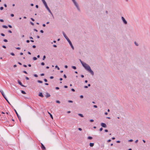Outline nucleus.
I'll use <instances>...</instances> for the list:
<instances>
[{"label": "nucleus", "instance_id": "35", "mask_svg": "<svg viewBox=\"0 0 150 150\" xmlns=\"http://www.w3.org/2000/svg\"><path fill=\"white\" fill-rule=\"evenodd\" d=\"M68 102L69 103H72L73 102V101L71 100H68Z\"/></svg>", "mask_w": 150, "mask_h": 150}, {"label": "nucleus", "instance_id": "58", "mask_svg": "<svg viewBox=\"0 0 150 150\" xmlns=\"http://www.w3.org/2000/svg\"><path fill=\"white\" fill-rule=\"evenodd\" d=\"M8 32L10 33H12V32L11 30H9L8 31Z\"/></svg>", "mask_w": 150, "mask_h": 150}, {"label": "nucleus", "instance_id": "8", "mask_svg": "<svg viewBox=\"0 0 150 150\" xmlns=\"http://www.w3.org/2000/svg\"><path fill=\"white\" fill-rule=\"evenodd\" d=\"M101 126L104 128H106L107 127V125H106L104 123H101L100 124Z\"/></svg>", "mask_w": 150, "mask_h": 150}, {"label": "nucleus", "instance_id": "20", "mask_svg": "<svg viewBox=\"0 0 150 150\" xmlns=\"http://www.w3.org/2000/svg\"><path fill=\"white\" fill-rule=\"evenodd\" d=\"M0 92L1 93L2 95H3L4 93L3 91L2 90H0Z\"/></svg>", "mask_w": 150, "mask_h": 150}, {"label": "nucleus", "instance_id": "38", "mask_svg": "<svg viewBox=\"0 0 150 150\" xmlns=\"http://www.w3.org/2000/svg\"><path fill=\"white\" fill-rule=\"evenodd\" d=\"M90 121L91 122H94V120H93V119L90 120Z\"/></svg>", "mask_w": 150, "mask_h": 150}, {"label": "nucleus", "instance_id": "10", "mask_svg": "<svg viewBox=\"0 0 150 150\" xmlns=\"http://www.w3.org/2000/svg\"><path fill=\"white\" fill-rule=\"evenodd\" d=\"M46 96L47 98L50 96V95L48 92L46 93Z\"/></svg>", "mask_w": 150, "mask_h": 150}, {"label": "nucleus", "instance_id": "15", "mask_svg": "<svg viewBox=\"0 0 150 150\" xmlns=\"http://www.w3.org/2000/svg\"><path fill=\"white\" fill-rule=\"evenodd\" d=\"M2 27L4 28H6V29H7L8 28V26L6 25H3L2 26Z\"/></svg>", "mask_w": 150, "mask_h": 150}, {"label": "nucleus", "instance_id": "57", "mask_svg": "<svg viewBox=\"0 0 150 150\" xmlns=\"http://www.w3.org/2000/svg\"><path fill=\"white\" fill-rule=\"evenodd\" d=\"M78 129L79 130V131H81L82 130V129L81 128H78Z\"/></svg>", "mask_w": 150, "mask_h": 150}, {"label": "nucleus", "instance_id": "12", "mask_svg": "<svg viewBox=\"0 0 150 150\" xmlns=\"http://www.w3.org/2000/svg\"><path fill=\"white\" fill-rule=\"evenodd\" d=\"M76 8L79 11H80V9L79 7V5H77L76 6Z\"/></svg>", "mask_w": 150, "mask_h": 150}, {"label": "nucleus", "instance_id": "33", "mask_svg": "<svg viewBox=\"0 0 150 150\" xmlns=\"http://www.w3.org/2000/svg\"><path fill=\"white\" fill-rule=\"evenodd\" d=\"M3 9H4V8L2 6L1 7H0V10H3Z\"/></svg>", "mask_w": 150, "mask_h": 150}, {"label": "nucleus", "instance_id": "11", "mask_svg": "<svg viewBox=\"0 0 150 150\" xmlns=\"http://www.w3.org/2000/svg\"><path fill=\"white\" fill-rule=\"evenodd\" d=\"M38 96L41 97H43L44 96L43 95L42 93V92H40L39 93Z\"/></svg>", "mask_w": 150, "mask_h": 150}, {"label": "nucleus", "instance_id": "18", "mask_svg": "<svg viewBox=\"0 0 150 150\" xmlns=\"http://www.w3.org/2000/svg\"><path fill=\"white\" fill-rule=\"evenodd\" d=\"M21 92L23 94H25L26 93H25V92L24 91H23V90H21Z\"/></svg>", "mask_w": 150, "mask_h": 150}, {"label": "nucleus", "instance_id": "25", "mask_svg": "<svg viewBox=\"0 0 150 150\" xmlns=\"http://www.w3.org/2000/svg\"><path fill=\"white\" fill-rule=\"evenodd\" d=\"M56 103H60V102L59 100H56Z\"/></svg>", "mask_w": 150, "mask_h": 150}, {"label": "nucleus", "instance_id": "29", "mask_svg": "<svg viewBox=\"0 0 150 150\" xmlns=\"http://www.w3.org/2000/svg\"><path fill=\"white\" fill-rule=\"evenodd\" d=\"M6 101L7 102L10 104V105H11V104H10V103H9V101H8V99H7L6 98V99H5Z\"/></svg>", "mask_w": 150, "mask_h": 150}, {"label": "nucleus", "instance_id": "40", "mask_svg": "<svg viewBox=\"0 0 150 150\" xmlns=\"http://www.w3.org/2000/svg\"><path fill=\"white\" fill-rule=\"evenodd\" d=\"M8 27L10 28H12V26L11 25H8Z\"/></svg>", "mask_w": 150, "mask_h": 150}, {"label": "nucleus", "instance_id": "50", "mask_svg": "<svg viewBox=\"0 0 150 150\" xmlns=\"http://www.w3.org/2000/svg\"><path fill=\"white\" fill-rule=\"evenodd\" d=\"M40 32L41 33H44V31L42 30H40Z\"/></svg>", "mask_w": 150, "mask_h": 150}, {"label": "nucleus", "instance_id": "6", "mask_svg": "<svg viewBox=\"0 0 150 150\" xmlns=\"http://www.w3.org/2000/svg\"><path fill=\"white\" fill-rule=\"evenodd\" d=\"M121 18H122V19L123 22L125 24H127V21L125 20V18H124V17H123V16H122L121 17Z\"/></svg>", "mask_w": 150, "mask_h": 150}, {"label": "nucleus", "instance_id": "41", "mask_svg": "<svg viewBox=\"0 0 150 150\" xmlns=\"http://www.w3.org/2000/svg\"><path fill=\"white\" fill-rule=\"evenodd\" d=\"M0 22H4V20L3 19H0Z\"/></svg>", "mask_w": 150, "mask_h": 150}, {"label": "nucleus", "instance_id": "5", "mask_svg": "<svg viewBox=\"0 0 150 150\" xmlns=\"http://www.w3.org/2000/svg\"><path fill=\"white\" fill-rule=\"evenodd\" d=\"M14 110L16 113V114L17 115V117H18L19 120L21 122V117L19 116V115L18 114V112H17V111H16V110L15 109H14Z\"/></svg>", "mask_w": 150, "mask_h": 150}, {"label": "nucleus", "instance_id": "47", "mask_svg": "<svg viewBox=\"0 0 150 150\" xmlns=\"http://www.w3.org/2000/svg\"><path fill=\"white\" fill-rule=\"evenodd\" d=\"M16 49L18 50H19L21 49V48L19 47H17L16 48Z\"/></svg>", "mask_w": 150, "mask_h": 150}, {"label": "nucleus", "instance_id": "46", "mask_svg": "<svg viewBox=\"0 0 150 150\" xmlns=\"http://www.w3.org/2000/svg\"><path fill=\"white\" fill-rule=\"evenodd\" d=\"M2 47L3 48H4V49H6V46H5V45H3V46H2Z\"/></svg>", "mask_w": 150, "mask_h": 150}, {"label": "nucleus", "instance_id": "62", "mask_svg": "<svg viewBox=\"0 0 150 150\" xmlns=\"http://www.w3.org/2000/svg\"><path fill=\"white\" fill-rule=\"evenodd\" d=\"M80 97L81 98H83V95H81L80 96Z\"/></svg>", "mask_w": 150, "mask_h": 150}, {"label": "nucleus", "instance_id": "60", "mask_svg": "<svg viewBox=\"0 0 150 150\" xmlns=\"http://www.w3.org/2000/svg\"><path fill=\"white\" fill-rule=\"evenodd\" d=\"M111 140L110 139H109L107 141L108 142H110L111 141Z\"/></svg>", "mask_w": 150, "mask_h": 150}, {"label": "nucleus", "instance_id": "36", "mask_svg": "<svg viewBox=\"0 0 150 150\" xmlns=\"http://www.w3.org/2000/svg\"><path fill=\"white\" fill-rule=\"evenodd\" d=\"M34 76L36 77H38V75L37 74H34Z\"/></svg>", "mask_w": 150, "mask_h": 150}, {"label": "nucleus", "instance_id": "21", "mask_svg": "<svg viewBox=\"0 0 150 150\" xmlns=\"http://www.w3.org/2000/svg\"><path fill=\"white\" fill-rule=\"evenodd\" d=\"M88 139H92L93 138L89 136L88 137Z\"/></svg>", "mask_w": 150, "mask_h": 150}, {"label": "nucleus", "instance_id": "27", "mask_svg": "<svg viewBox=\"0 0 150 150\" xmlns=\"http://www.w3.org/2000/svg\"><path fill=\"white\" fill-rule=\"evenodd\" d=\"M2 95L3 96V97L5 99H6V97L4 94V93L3 95Z\"/></svg>", "mask_w": 150, "mask_h": 150}, {"label": "nucleus", "instance_id": "55", "mask_svg": "<svg viewBox=\"0 0 150 150\" xmlns=\"http://www.w3.org/2000/svg\"><path fill=\"white\" fill-rule=\"evenodd\" d=\"M93 107L95 108H97V106L96 105H93Z\"/></svg>", "mask_w": 150, "mask_h": 150}, {"label": "nucleus", "instance_id": "23", "mask_svg": "<svg viewBox=\"0 0 150 150\" xmlns=\"http://www.w3.org/2000/svg\"><path fill=\"white\" fill-rule=\"evenodd\" d=\"M71 67L74 69H76V67L75 66H72Z\"/></svg>", "mask_w": 150, "mask_h": 150}, {"label": "nucleus", "instance_id": "51", "mask_svg": "<svg viewBox=\"0 0 150 150\" xmlns=\"http://www.w3.org/2000/svg\"><path fill=\"white\" fill-rule=\"evenodd\" d=\"M64 77L65 78H67V76H66V75L65 74H64Z\"/></svg>", "mask_w": 150, "mask_h": 150}, {"label": "nucleus", "instance_id": "49", "mask_svg": "<svg viewBox=\"0 0 150 150\" xmlns=\"http://www.w3.org/2000/svg\"><path fill=\"white\" fill-rule=\"evenodd\" d=\"M55 89H56V90H58L59 89V87H57L55 88Z\"/></svg>", "mask_w": 150, "mask_h": 150}, {"label": "nucleus", "instance_id": "61", "mask_svg": "<svg viewBox=\"0 0 150 150\" xmlns=\"http://www.w3.org/2000/svg\"><path fill=\"white\" fill-rule=\"evenodd\" d=\"M11 17H13L14 16V15L13 14H11Z\"/></svg>", "mask_w": 150, "mask_h": 150}, {"label": "nucleus", "instance_id": "34", "mask_svg": "<svg viewBox=\"0 0 150 150\" xmlns=\"http://www.w3.org/2000/svg\"><path fill=\"white\" fill-rule=\"evenodd\" d=\"M1 35L2 36H5V34L3 33H1Z\"/></svg>", "mask_w": 150, "mask_h": 150}, {"label": "nucleus", "instance_id": "45", "mask_svg": "<svg viewBox=\"0 0 150 150\" xmlns=\"http://www.w3.org/2000/svg\"><path fill=\"white\" fill-rule=\"evenodd\" d=\"M23 72L24 73H25V74H27V72L26 71H23Z\"/></svg>", "mask_w": 150, "mask_h": 150}, {"label": "nucleus", "instance_id": "44", "mask_svg": "<svg viewBox=\"0 0 150 150\" xmlns=\"http://www.w3.org/2000/svg\"><path fill=\"white\" fill-rule=\"evenodd\" d=\"M30 19L33 21H35V20L33 18H31Z\"/></svg>", "mask_w": 150, "mask_h": 150}, {"label": "nucleus", "instance_id": "13", "mask_svg": "<svg viewBox=\"0 0 150 150\" xmlns=\"http://www.w3.org/2000/svg\"><path fill=\"white\" fill-rule=\"evenodd\" d=\"M73 2L75 6L78 5V4L76 2L75 0H74V1H73Z\"/></svg>", "mask_w": 150, "mask_h": 150}, {"label": "nucleus", "instance_id": "3", "mask_svg": "<svg viewBox=\"0 0 150 150\" xmlns=\"http://www.w3.org/2000/svg\"><path fill=\"white\" fill-rule=\"evenodd\" d=\"M86 70L89 72L92 75H93L94 73L93 71L91 69L90 66L88 64V65L84 68Z\"/></svg>", "mask_w": 150, "mask_h": 150}, {"label": "nucleus", "instance_id": "26", "mask_svg": "<svg viewBox=\"0 0 150 150\" xmlns=\"http://www.w3.org/2000/svg\"><path fill=\"white\" fill-rule=\"evenodd\" d=\"M55 67L56 68H57V69L58 70H59V69H60L57 66V65Z\"/></svg>", "mask_w": 150, "mask_h": 150}, {"label": "nucleus", "instance_id": "37", "mask_svg": "<svg viewBox=\"0 0 150 150\" xmlns=\"http://www.w3.org/2000/svg\"><path fill=\"white\" fill-rule=\"evenodd\" d=\"M30 24H31L32 25H34V23H33L32 22H30Z\"/></svg>", "mask_w": 150, "mask_h": 150}, {"label": "nucleus", "instance_id": "2", "mask_svg": "<svg viewBox=\"0 0 150 150\" xmlns=\"http://www.w3.org/2000/svg\"><path fill=\"white\" fill-rule=\"evenodd\" d=\"M42 1L44 5L45 6V8H47V10L50 13V14L52 15L53 18H54V16H53L52 13L51 11H50V8H49V7L47 6V4L46 2L45 1V0H42Z\"/></svg>", "mask_w": 150, "mask_h": 150}, {"label": "nucleus", "instance_id": "31", "mask_svg": "<svg viewBox=\"0 0 150 150\" xmlns=\"http://www.w3.org/2000/svg\"><path fill=\"white\" fill-rule=\"evenodd\" d=\"M41 64L42 66H44L45 64V63L43 62H42L41 63Z\"/></svg>", "mask_w": 150, "mask_h": 150}, {"label": "nucleus", "instance_id": "17", "mask_svg": "<svg viewBox=\"0 0 150 150\" xmlns=\"http://www.w3.org/2000/svg\"><path fill=\"white\" fill-rule=\"evenodd\" d=\"M48 113L49 114V115H50V116L51 117V118L53 119V116L51 114V113L49 112H48Z\"/></svg>", "mask_w": 150, "mask_h": 150}, {"label": "nucleus", "instance_id": "4", "mask_svg": "<svg viewBox=\"0 0 150 150\" xmlns=\"http://www.w3.org/2000/svg\"><path fill=\"white\" fill-rule=\"evenodd\" d=\"M80 61L81 63V64H82V66L84 67V68L86 67L87 65L88 64H86V63H84L82 61H81L80 59Z\"/></svg>", "mask_w": 150, "mask_h": 150}, {"label": "nucleus", "instance_id": "14", "mask_svg": "<svg viewBox=\"0 0 150 150\" xmlns=\"http://www.w3.org/2000/svg\"><path fill=\"white\" fill-rule=\"evenodd\" d=\"M94 145V143H90L89 144V145L91 147H93Z\"/></svg>", "mask_w": 150, "mask_h": 150}, {"label": "nucleus", "instance_id": "42", "mask_svg": "<svg viewBox=\"0 0 150 150\" xmlns=\"http://www.w3.org/2000/svg\"><path fill=\"white\" fill-rule=\"evenodd\" d=\"M103 128L101 127V128H100V129L99 131H102V130H103Z\"/></svg>", "mask_w": 150, "mask_h": 150}, {"label": "nucleus", "instance_id": "48", "mask_svg": "<svg viewBox=\"0 0 150 150\" xmlns=\"http://www.w3.org/2000/svg\"><path fill=\"white\" fill-rule=\"evenodd\" d=\"M71 91H72L74 92L75 91V90L74 89V88H71Z\"/></svg>", "mask_w": 150, "mask_h": 150}, {"label": "nucleus", "instance_id": "22", "mask_svg": "<svg viewBox=\"0 0 150 150\" xmlns=\"http://www.w3.org/2000/svg\"><path fill=\"white\" fill-rule=\"evenodd\" d=\"M37 82L39 83H42L43 82L42 81H40V80H38L37 81Z\"/></svg>", "mask_w": 150, "mask_h": 150}, {"label": "nucleus", "instance_id": "56", "mask_svg": "<svg viewBox=\"0 0 150 150\" xmlns=\"http://www.w3.org/2000/svg\"><path fill=\"white\" fill-rule=\"evenodd\" d=\"M44 74L43 73H42L40 74V76H44Z\"/></svg>", "mask_w": 150, "mask_h": 150}, {"label": "nucleus", "instance_id": "28", "mask_svg": "<svg viewBox=\"0 0 150 150\" xmlns=\"http://www.w3.org/2000/svg\"><path fill=\"white\" fill-rule=\"evenodd\" d=\"M5 42H8V40L6 39H4L3 40Z\"/></svg>", "mask_w": 150, "mask_h": 150}, {"label": "nucleus", "instance_id": "24", "mask_svg": "<svg viewBox=\"0 0 150 150\" xmlns=\"http://www.w3.org/2000/svg\"><path fill=\"white\" fill-rule=\"evenodd\" d=\"M37 59V57H34L33 58V59L34 60H36Z\"/></svg>", "mask_w": 150, "mask_h": 150}, {"label": "nucleus", "instance_id": "43", "mask_svg": "<svg viewBox=\"0 0 150 150\" xmlns=\"http://www.w3.org/2000/svg\"><path fill=\"white\" fill-rule=\"evenodd\" d=\"M128 141L129 142H133V140L132 139H131L129 140Z\"/></svg>", "mask_w": 150, "mask_h": 150}, {"label": "nucleus", "instance_id": "53", "mask_svg": "<svg viewBox=\"0 0 150 150\" xmlns=\"http://www.w3.org/2000/svg\"><path fill=\"white\" fill-rule=\"evenodd\" d=\"M50 78L51 79H52L54 78V77L53 76H51L50 77Z\"/></svg>", "mask_w": 150, "mask_h": 150}, {"label": "nucleus", "instance_id": "54", "mask_svg": "<svg viewBox=\"0 0 150 150\" xmlns=\"http://www.w3.org/2000/svg\"><path fill=\"white\" fill-rule=\"evenodd\" d=\"M84 88H88V86H84Z\"/></svg>", "mask_w": 150, "mask_h": 150}, {"label": "nucleus", "instance_id": "32", "mask_svg": "<svg viewBox=\"0 0 150 150\" xmlns=\"http://www.w3.org/2000/svg\"><path fill=\"white\" fill-rule=\"evenodd\" d=\"M46 58V56L45 55H44L42 59L44 60Z\"/></svg>", "mask_w": 150, "mask_h": 150}, {"label": "nucleus", "instance_id": "52", "mask_svg": "<svg viewBox=\"0 0 150 150\" xmlns=\"http://www.w3.org/2000/svg\"><path fill=\"white\" fill-rule=\"evenodd\" d=\"M32 47H33V48H36V46H35V45H33V46Z\"/></svg>", "mask_w": 150, "mask_h": 150}, {"label": "nucleus", "instance_id": "30", "mask_svg": "<svg viewBox=\"0 0 150 150\" xmlns=\"http://www.w3.org/2000/svg\"><path fill=\"white\" fill-rule=\"evenodd\" d=\"M10 54H11V55H12V56H14V55H15V54H14L13 52H11V53H10Z\"/></svg>", "mask_w": 150, "mask_h": 150}, {"label": "nucleus", "instance_id": "7", "mask_svg": "<svg viewBox=\"0 0 150 150\" xmlns=\"http://www.w3.org/2000/svg\"><path fill=\"white\" fill-rule=\"evenodd\" d=\"M18 84L21 86L24 87H25L26 86H25L23 85L22 83L19 80H18Z\"/></svg>", "mask_w": 150, "mask_h": 150}, {"label": "nucleus", "instance_id": "39", "mask_svg": "<svg viewBox=\"0 0 150 150\" xmlns=\"http://www.w3.org/2000/svg\"><path fill=\"white\" fill-rule=\"evenodd\" d=\"M44 80L45 82H47V80L46 79H44Z\"/></svg>", "mask_w": 150, "mask_h": 150}, {"label": "nucleus", "instance_id": "16", "mask_svg": "<svg viewBox=\"0 0 150 150\" xmlns=\"http://www.w3.org/2000/svg\"><path fill=\"white\" fill-rule=\"evenodd\" d=\"M78 115H79V116H80L81 117H83V114H81L79 113V114H78Z\"/></svg>", "mask_w": 150, "mask_h": 150}, {"label": "nucleus", "instance_id": "9", "mask_svg": "<svg viewBox=\"0 0 150 150\" xmlns=\"http://www.w3.org/2000/svg\"><path fill=\"white\" fill-rule=\"evenodd\" d=\"M41 147L42 150H46V148L45 147L42 143H41Z\"/></svg>", "mask_w": 150, "mask_h": 150}, {"label": "nucleus", "instance_id": "1", "mask_svg": "<svg viewBox=\"0 0 150 150\" xmlns=\"http://www.w3.org/2000/svg\"><path fill=\"white\" fill-rule=\"evenodd\" d=\"M63 34L65 38L69 42L72 49L74 50V48L71 41L68 38L67 36L66 35V34L64 32H63Z\"/></svg>", "mask_w": 150, "mask_h": 150}, {"label": "nucleus", "instance_id": "63", "mask_svg": "<svg viewBox=\"0 0 150 150\" xmlns=\"http://www.w3.org/2000/svg\"><path fill=\"white\" fill-rule=\"evenodd\" d=\"M105 132H108V129H105Z\"/></svg>", "mask_w": 150, "mask_h": 150}, {"label": "nucleus", "instance_id": "64", "mask_svg": "<svg viewBox=\"0 0 150 150\" xmlns=\"http://www.w3.org/2000/svg\"><path fill=\"white\" fill-rule=\"evenodd\" d=\"M18 64L20 65H22V64L21 63V62H18Z\"/></svg>", "mask_w": 150, "mask_h": 150}, {"label": "nucleus", "instance_id": "59", "mask_svg": "<svg viewBox=\"0 0 150 150\" xmlns=\"http://www.w3.org/2000/svg\"><path fill=\"white\" fill-rule=\"evenodd\" d=\"M53 46L54 47H57V46L55 45H54Z\"/></svg>", "mask_w": 150, "mask_h": 150}, {"label": "nucleus", "instance_id": "19", "mask_svg": "<svg viewBox=\"0 0 150 150\" xmlns=\"http://www.w3.org/2000/svg\"><path fill=\"white\" fill-rule=\"evenodd\" d=\"M134 44L136 46H139V44L136 41L134 42Z\"/></svg>", "mask_w": 150, "mask_h": 150}]
</instances>
